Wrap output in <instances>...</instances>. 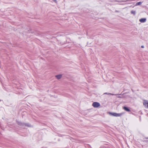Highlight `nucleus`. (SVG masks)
Masks as SVG:
<instances>
[{"label":"nucleus","mask_w":148,"mask_h":148,"mask_svg":"<svg viewBox=\"0 0 148 148\" xmlns=\"http://www.w3.org/2000/svg\"><path fill=\"white\" fill-rule=\"evenodd\" d=\"M109 114L111 115L115 116H120L123 114V113H117L112 112H109Z\"/></svg>","instance_id":"1"},{"label":"nucleus","mask_w":148,"mask_h":148,"mask_svg":"<svg viewBox=\"0 0 148 148\" xmlns=\"http://www.w3.org/2000/svg\"><path fill=\"white\" fill-rule=\"evenodd\" d=\"M100 105V104L99 103L97 102H93L92 104V106L95 108H98Z\"/></svg>","instance_id":"2"},{"label":"nucleus","mask_w":148,"mask_h":148,"mask_svg":"<svg viewBox=\"0 0 148 148\" xmlns=\"http://www.w3.org/2000/svg\"><path fill=\"white\" fill-rule=\"evenodd\" d=\"M143 104L146 108H148V101H144Z\"/></svg>","instance_id":"3"},{"label":"nucleus","mask_w":148,"mask_h":148,"mask_svg":"<svg viewBox=\"0 0 148 148\" xmlns=\"http://www.w3.org/2000/svg\"><path fill=\"white\" fill-rule=\"evenodd\" d=\"M146 19L145 18H141L139 20V21L141 23H144L146 21Z\"/></svg>","instance_id":"4"},{"label":"nucleus","mask_w":148,"mask_h":148,"mask_svg":"<svg viewBox=\"0 0 148 148\" xmlns=\"http://www.w3.org/2000/svg\"><path fill=\"white\" fill-rule=\"evenodd\" d=\"M123 109L127 112H130V110L127 107H124L123 108Z\"/></svg>","instance_id":"5"},{"label":"nucleus","mask_w":148,"mask_h":148,"mask_svg":"<svg viewBox=\"0 0 148 148\" xmlns=\"http://www.w3.org/2000/svg\"><path fill=\"white\" fill-rule=\"evenodd\" d=\"M62 77V75H58L56 76V77L58 79H60Z\"/></svg>","instance_id":"6"},{"label":"nucleus","mask_w":148,"mask_h":148,"mask_svg":"<svg viewBox=\"0 0 148 148\" xmlns=\"http://www.w3.org/2000/svg\"><path fill=\"white\" fill-rule=\"evenodd\" d=\"M133 0H127L126 1H118V2H127L129 1H133Z\"/></svg>","instance_id":"7"},{"label":"nucleus","mask_w":148,"mask_h":148,"mask_svg":"<svg viewBox=\"0 0 148 148\" xmlns=\"http://www.w3.org/2000/svg\"><path fill=\"white\" fill-rule=\"evenodd\" d=\"M106 94L108 95H114L113 94H111V93H109L106 92V93H104V94Z\"/></svg>","instance_id":"8"},{"label":"nucleus","mask_w":148,"mask_h":148,"mask_svg":"<svg viewBox=\"0 0 148 148\" xmlns=\"http://www.w3.org/2000/svg\"><path fill=\"white\" fill-rule=\"evenodd\" d=\"M131 14H134V15H135V13H136V12L135 11H131Z\"/></svg>","instance_id":"9"},{"label":"nucleus","mask_w":148,"mask_h":148,"mask_svg":"<svg viewBox=\"0 0 148 148\" xmlns=\"http://www.w3.org/2000/svg\"><path fill=\"white\" fill-rule=\"evenodd\" d=\"M141 2H138L137 3H136V5H139L141 4Z\"/></svg>","instance_id":"10"},{"label":"nucleus","mask_w":148,"mask_h":148,"mask_svg":"<svg viewBox=\"0 0 148 148\" xmlns=\"http://www.w3.org/2000/svg\"><path fill=\"white\" fill-rule=\"evenodd\" d=\"M125 3L124 4H130V3Z\"/></svg>","instance_id":"11"},{"label":"nucleus","mask_w":148,"mask_h":148,"mask_svg":"<svg viewBox=\"0 0 148 148\" xmlns=\"http://www.w3.org/2000/svg\"><path fill=\"white\" fill-rule=\"evenodd\" d=\"M141 48H144V46H143H143H141Z\"/></svg>","instance_id":"12"},{"label":"nucleus","mask_w":148,"mask_h":148,"mask_svg":"<svg viewBox=\"0 0 148 148\" xmlns=\"http://www.w3.org/2000/svg\"><path fill=\"white\" fill-rule=\"evenodd\" d=\"M54 1L55 2H56L57 1L56 0H54Z\"/></svg>","instance_id":"13"}]
</instances>
